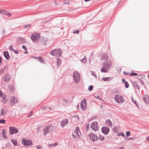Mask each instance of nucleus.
<instances>
[{"instance_id":"obj_1","label":"nucleus","mask_w":149,"mask_h":149,"mask_svg":"<svg viewBox=\"0 0 149 149\" xmlns=\"http://www.w3.org/2000/svg\"><path fill=\"white\" fill-rule=\"evenodd\" d=\"M112 65V63L110 60L102 64V66L101 71L103 72H106L110 69Z\"/></svg>"},{"instance_id":"obj_2","label":"nucleus","mask_w":149,"mask_h":149,"mask_svg":"<svg viewBox=\"0 0 149 149\" xmlns=\"http://www.w3.org/2000/svg\"><path fill=\"white\" fill-rule=\"evenodd\" d=\"M50 53L53 56L59 57L61 56L62 51L60 49H58L51 50Z\"/></svg>"},{"instance_id":"obj_3","label":"nucleus","mask_w":149,"mask_h":149,"mask_svg":"<svg viewBox=\"0 0 149 149\" xmlns=\"http://www.w3.org/2000/svg\"><path fill=\"white\" fill-rule=\"evenodd\" d=\"M73 77L75 83H78L80 80V77L79 73L75 71L73 73Z\"/></svg>"},{"instance_id":"obj_4","label":"nucleus","mask_w":149,"mask_h":149,"mask_svg":"<svg viewBox=\"0 0 149 149\" xmlns=\"http://www.w3.org/2000/svg\"><path fill=\"white\" fill-rule=\"evenodd\" d=\"M114 99L115 101L118 103H120L123 102L124 100L123 97L118 95L115 96Z\"/></svg>"},{"instance_id":"obj_5","label":"nucleus","mask_w":149,"mask_h":149,"mask_svg":"<svg viewBox=\"0 0 149 149\" xmlns=\"http://www.w3.org/2000/svg\"><path fill=\"white\" fill-rule=\"evenodd\" d=\"M18 132V130L16 127H9V132L10 135H12L13 134H16Z\"/></svg>"},{"instance_id":"obj_6","label":"nucleus","mask_w":149,"mask_h":149,"mask_svg":"<svg viewBox=\"0 0 149 149\" xmlns=\"http://www.w3.org/2000/svg\"><path fill=\"white\" fill-rule=\"evenodd\" d=\"M22 145L26 146H29L32 144V143L31 140H26L24 138L22 139Z\"/></svg>"},{"instance_id":"obj_7","label":"nucleus","mask_w":149,"mask_h":149,"mask_svg":"<svg viewBox=\"0 0 149 149\" xmlns=\"http://www.w3.org/2000/svg\"><path fill=\"white\" fill-rule=\"evenodd\" d=\"M40 34L38 33H33L31 35V39L33 41H36L39 40Z\"/></svg>"},{"instance_id":"obj_8","label":"nucleus","mask_w":149,"mask_h":149,"mask_svg":"<svg viewBox=\"0 0 149 149\" xmlns=\"http://www.w3.org/2000/svg\"><path fill=\"white\" fill-rule=\"evenodd\" d=\"M97 126L98 125L96 121H95L92 123L91 126V127L92 129L95 131H97L98 130Z\"/></svg>"},{"instance_id":"obj_9","label":"nucleus","mask_w":149,"mask_h":149,"mask_svg":"<svg viewBox=\"0 0 149 149\" xmlns=\"http://www.w3.org/2000/svg\"><path fill=\"white\" fill-rule=\"evenodd\" d=\"M109 130V128L107 126H104L102 127L101 129L102 132L106 135L108 134Z\"/></svg>"},{"instance_id":"obj_10","label":"nucleus","mask_w":149,"mask_h":149,"mask_svg":"<svg viewBox=\"0 0 149 149\" xmlns=\"http://www.w3.org/2000/svg\"><path fill=\"white\" fill-rule=\"evenodd\" d=\"M86 100L85 99H84L82 100L81 101V109L82 110H85L86 109Z\"/></svg>"},{"instance_id":"obj_11","label":"nucleus","mask_w":149,"mask_h":149,"mask_svg":"<svg viewBox=\"0 0 149 149\" xmlns=\"http://www.w3.org/2000/svg\"><path fill=\"white\" fill-rule=\"evenodd\" d=\"M18 99L14 96H12L10 100V105L12 106H14L15 103L17 102Z\"/></svg>"},{"instance_id":"obj_12","label":"nucleus","mask_w":149,"mask_h":149,"mask_svg":"<svg viewBox=\"0 0 149 149\" xmlns=\"http://www.w3.org/2000/svg\"><path fill=\"white\" fill-rule=\"evenodd\" d=\"M68 122V120L67 118L63 119L61 123V126L63 127L65 125H66Z\"/></svg>"},{"instance_id":"obj_13","label":"nucleus","mask_w":149,"mask_h":149,"mask_svg":"<svg viewBox=\"0 0 149 149\" xmlns=\"http://www.w3.org/2000/svg\"><path fill=\"white\" fill-rule=\"evenodd\" d=\"M49 128L50 127L48 125L46 126L44 129L43 134L45 136H46L47 134L49 132Z\"/></svg>"},{"instance_id":"obj_14","label":"nucleus","mask_w":149,"mask_h":149,"mask_svg":"<svg viewBox=\"0 0 149 149\" xmlns=\"http://www.w3.org/2000/svg\"><path fill=\"white\" fill-rule=\"evenodd\" d=\"M90 136L91 140L93 141H97V136L93 133L91 134Z\"/></svg>"},{"instance_id":"obj_15","label":"nucleus","mask_w":149,"mask_h":149,"mask_svg":"<svg viewBox=\"0 0 149 149\" xmlns=\"http://www.w3.org/2000/svg\"><path fill=\"white\" fill-rule=\"evenodd\" d=\"M0 13L1 14L7 15L9 17L11 15V13H9L7 11L4 10H0Z\"/></svg>"},{"instance_id":"obj_16","label":"nucleus","mask_w":149,"mask_h":149,"mask_svg":"<svg viewBox=\"0 0 149 149\" xmlns=\"http://www.w3.org/2000/svg\"><path fill=\"white\" fill-rule=\"evenodd\" d=\"M4 81L6 82H8L9 81L11 78V76L10 74H7L6 76L4 77Z\"/></svg>"},{"instance_id":"obj_17","label":"nucleus","mask_w":149,"mask_h":149,"mask_svg":"<svg viewBox=\"0 0 149 149\" xmlns=\"http://www.w3.org/2000/svg\"><path fill=\"white\" fill-rule=\"evenodd\" d=\"M0 97L3 98V100H5V102L3 101V102L4 103H6V101L5 100L6 95H5V94L2 92L1 90H0Z\"/></svg>"},{"instance_id":"obj_18","label":"nucleus","mask_w":149,"mask_h":149,"mask_svg":"<svg viewBox=\"0 0 149 149\" xmlns=\"http://www.w3.org/2000/svg\"><path fill=\"white\" fill-rule=\"evenodd\" d=\"M3 55L5 58L8 60L10 58V56L8 52L7 51H4L3 52Z\"/></svg>"},{"instance_id":"obj_19","label":"nucleus","mask_w":149,"mask_h":149,"mask_svg":"<svg viewBox=\"0 0 149 149\" xmlns=\"http://www.w3.org/2000/svg\"><path fill=\"white\" fill-rule=\"evenodd\" d=\"M48 41V39L46 38H43L41 40V42L42 44L46 45Z\"/></svg>"},{"instance_id":"obj_20","label":"nucleus","mask_w":149,"mask_h":149,"mask_svg":"<svg viewBox=\"0 0 149 149\" xmlns=\"http://www.w3.org/2000/svg\"><path fill=\"white\" fill-rule=\"evenodd\" d=\"M7 111L4 108H1V111L0 116H4L6 114Z\"/></svg>"},{"instance_id":"obj_21","label":"nucleus","mask_w":149,"mask_h":149,"mask_svg":"<svg viewBox=\"0 0 149 149\" xmlns=\"http://www.w3.org/2000/svg\"><path fill=\"white\" fill-rule=\"evenodd\" d=\"M6 131L5 129H3L1 131V134L3 138L5 139H7L8 137L6 135Z\"/></svg>"},{"instance_id":"obj_22","label":"nucleus","mask_w":149,"mask_h":149,"mask_svg":"<svg viewBox=\"0 0 149 149\" xmlns=\"http://www.w3.org/2000/svg\"><path fill=\"white\" fill-rule=\"evenodd\" d=\"M132 84L133 86L135 88H137L139 90L140 89V86L135 81L132 82Z\"/></svg>"},{"instance_id":"obj_23","label":"nucleus","mask_w":149,"mask_h":149,"mask_svg":"<svg viewBox=\"0 0 149 149\" xmlns=\"http://www.w3.org/2000/svg\"><path fill=\"white\" fill-rule=\"evenodd\" d=\"M113 79L112 77H103L102 80L104 81H109Z\"/></svg>"},{"instance_id":"obj_24","label":"nucleus","mask_w":149,"mask_h":149,"mask_svg":"<svg viewBox=\"0 0 149 149\" xmlns=\"http://www.w3.org/2000/svg\"><path fill=\"white\" fill-rule=\"evenodd\" d=\"M106 123L107 125L109 127H112V123L110 120L108 119L106 121Z\"/></svg>"},{"instance_id":"obj_25","label":"nucleus","mask_w":149,"mask_h":149,"mask_svg":"<svg viewBox=\"0 0 149 149\" xmlns=\"http://www.w3.org/2000/svg\"><path fill=\"white\" fill-rule=\"evenodd\" d=\"M79 128L78 127H77L76 128V129L74 131V133L76 134L78 136V138H79L80 137V136L79 134Z\"/></svg>"},{"instance_id":"obj_26","label":"nucleus","mask_w":149,"mask_h":149,"mask_svg":"<svg viewBox=\"0 0 149 149\" xmlns=\"http://www.w3.org/2000/svg\"><path fill=\"white\" fill-rule=\"evenodd\" d=\"M108 58V56L107 54H104L102 57V60H107Z\"/></svg>"},{"instance_id":"obj_27","label":"nucleus","mask_w":149,"mask_h":149,"mask_svg":"<svg viewBox=\"0 0 149 149\" xmlns=\"http://www.w3.org/2000/svg\"><path fill=\"white\" fill-rule=\"evenodd\" d=\"M11 142L13 143V145L15 146H16L18 145L17 141L13 139H12L11 140Z\"/></svg>"},{"instance_id":"obj_28","label":"nucleus","mask_w":149,"mask_h":149,"mask_svg":"<svg viewBox=\"0 0 149 149\" xmlns=\"http://www.w3.org/2000/svg\"><path fill=\"white\" fill-rule=\"evenodd\" d=\"M8 88L10 91L11 92L13 91L15 89V88L14 86L12 85H10L8 86Z\"/></svg>"},{"instance_id":"obj_29","label":"nucleus","mask_w":149,"mask_h":149,"mask_svg":"<svg viewBox=\"0 0 149 149\" xmlns=\"http://www.w3.org/2000/svg\"><path fill=\"white\" fill-rule=\"evenodd\" d=\"M143 98L144 102H145L147 104L149 103V100H148V98L147 97H143Z\"/></svg>"},{"instance_id":"obj_30","label":"nucleus","mask_w":149,"mask_h":149,"mask_svg":"<svg viewBox=\"0 0 149 149\" xmlns=\"http://www.w3.org/2000/svg\"><path fill=\"white\" fill-rule=\"evenodd\" d=\"M5 69L0 70V76L2 75L4 73Z\"/></svg>"},{"instance_id":"obj_31","label":"nucleus","mask_w":149,"mask_h":149,"mask_svg":"<svg viewBox=\"0 0 149 149\" xmlns=\"http://www.w3.org/2000/svg\"><path fill=\"white\" fill-rule=\"evenodd\" d=\"M118 127L117 126H115L113 129V131L115 132H116L118 131Z\"/></svg>"},{"instance_id":"obj_32","label":"nucleus","mask_w":149,"mask_h":149,"mask_svg":"<svg viewBox=\"0 0 149 149\" xmlns=\"http://www.w3.org/2000/svg\"><path fill=\"white\" fill-rule=\"evenodd\" d=\"M38 59L39 60V61L41 63H44V61L41 57H39L38 58Z\"/></svg>"},{"instance_id":"obj_33","label":"nucleus","mask_w":149,"mask_h":149,"mask_svg":"<svg viewBox=\"0 0 149 149\" xmlns=\"http://www.w3.org/2000/svg\"><path fill=\"white\" fill-rule=\"evenodd\" d=\"M81 61L84 63H85L86 62V57H84L81 60Z\"/></svg>"},{"instance_id":"obj_34","label":"nucleus","mask_w":149,"mask_h":149,"mask_svg":"<svg viewBox=\"0 0 149 149\" xmlns=\"http://www.w3.org/2000/svg\"><path fill=\"white\" fill-rule=\"evenodd\" d=\"M48 126L50 127V128H49V130L50 131H52L54 130V128L53 126L51 125H48Z\"/></svg>"},{"instance_id":"obj_35","label":"nucleus","mask_w":149,"mask_h":149,"mask_svg":"<svg viewBox=\"0 0 149 149\" xmlns=\"http://www.w3.org/2000/svg\"><path fill=\"white\" fill-rule=\"evenodd\" d=\"M117 136H122L123 137H124L125 136V134L123 132H121L120 133L118 134Z\"/></svg>"},{"instance_id":"obj_36","label":"nucleus","mask_w":149,"mask_h":149,"mask_svg":"<svg viewBox=\"0 0 149 149\" xmlns=\"http://www.w3.org/2000/svg\"><path fill=\"white\" fill-rule=\"evenodd\" d=\"M125 86L126 88H128L129 87V85L127 81L125 82Z\"/></svg>"},{"instance_id":"obj_37","label":"nucleus","mask_w":149,"mask_h":149,"mask_svg":"<svg viewBox=\"0 0 149 149\" xmlns=\"http://www.w3.org/2000/svg\"><path fill=\"white\" fill-rule=\"evenodd\" d=\"M31 26V25L30 24H27L26 25L24 26V29H26Z\"/></svg>"},{"instance_id":"obj_38","label":"nucleus","mask_w":149,"mask_h":149,"mask_svg":"<svg viewBox=\"0 0 149 149\" xmlns=\"http://www.w3.org/2000/svg\"><path fill=\"white\" fill-rule=\"evenodd\" d=\"M93 86L92 85H90L88 87V90L89 91H91L93 89Z\"/></svg>"},{"instance_id":"obj_39","label":"nucleus","mask_w":149,"mask_h":149,"mask_svg":"<svg viewBox=\"0 0 149 149\" xmlns=\"http://www.w3.org/2000/svg\"><path fill=\"white\" fill-rule=\"evenodd\" d=\"M132 100L133 102L134 103L136 106L138 108H139V107L138 106V104L137 103V102L136 101H134L133 99H132Z\"/></svg>"},{"instance_id":"obj_40","label":"nucleus","mask_w":149,"mask_h":149,"mask_svg":"<svg viewBox=\"0 0 149 149\" xmlns=\"http://www.w3.org/2000/svg\"><path fill=\"white\" fill-rule=\"evenodd\" d=\"M91 74L92 75L94 76L96 78H97V77L95 74V73L94 72L91 71Z\"/></svg>"},{"instance_id":"obj_41","label":"nucleus","mask_w":149,"mask_h":149,"mask_svg":"<svg viewBox=\"0 0 149 149\" xmlns=\"http://www.w3.org/2000/svg\"><path fill=\"white\" fill-rule=\"evenodd\" d=\"M99 139L101 141H102L104 140V136L102 137L101 136H100Z\"/></svg>"},{"instance_id":"obj_42","label":"nucleus","mask_w":149,"mask_h":149,"mask_svg":"<svg viewBox=\"0 0 149 149\" xmlns=\"http://www.w3.org/2000/svg\"><path fill=\"white\" fill-rule=\"evenodd\" d=\"M138 75L137 73H131L130 74V76H136Z\"/></svg>"},{"instance_id":"obj_43","label":"nucleus","mask_w":149,"mask_h":149,"mask_svg":"<svg viewBox=\"0 0 149 149\" xmlns=\"http://www.w3.org/2000/svg\"><path fill=\"white\" fill-rule=\"evenodd\" d=\"M5 122H6V121H5V120H4V119H2L0 120V123L3 124V123H5Z\"/></svg>"},{"instance_id":"obj_44","label":"nucleus","mask_w":149,"mask_h":149,"mask_svg":"<svg viewBox=\"0 0 149 149\" xmlns=\"http://www.w3.org/2000/svg\"><path fill=\"white\" fill-rule=\"evenodd\" d=\"M126 135L127 136H130V132L129 131H127L126 132Z\"/></svg>"},{"instance_id":"obj_45","label":"nucleus","mask_w":149,"mask_h":149,"mask_svg":"<svg viewBox=\"0 0 149 149\" xmlns=\"http://www.w3.org/2000/svg\"><path fill=\"white\" fill-rule=\"evenodd\" d=\"M37 149H42V148L40 145H39L36 146Z\"/></svg>"},{"instance_id":"obj_46","label":"nucleus","mask_w":149,"mask_h":149,"mask_svg":"<svg viewBox=\"0 0 149 149\" xmlns=\"http://www.w3.org/2000/svg\"><path fill=\"white\" fill-rule=\"evenodd\" d=\"M12 51L15 53V54H18V51L14 49Z\"/></svg>"},{"instance_id":"obj_47","label":"nucleus","mask_w":149,"mask_h":149,"mask_svg":"<svg viewBox=\"0 0 149 149\" xmlns=\"http://www.w3.org/2000/svg\"><path fill=\"white\" fill-rule=\"evenodd\" d=\"M11 51H13L14 49H13L12 45H10L9 47Z\"/></svg>"},{"instance_id":"obj_48","label":"nucleus","mask_w":149,"mask_h":149,"mask_svg":"<svg viewBox=\"0 0 149 149\" xmlns=\"http://www.w3.org/2000/svg\"><path fill=\"white\" fill-rule=\"evenodd\" d=\"M22 47L23 49H24L25 50H27V48L24 45H23Z\"/></svg>"},{"instance_id":"obj_49","label":"nucleus","mask_w":149,"mask_h":149,"mask_svg":"<svg viewBox=\"0 0 149 149\" xmlns=\"http://www.w3.org/2000/svg\"><path fill=\"white\" fill-rule=\"evenodd\" d=\"M79 31L78 30H76V31H74V34H75V33H79Z\"/></svg>"},{"instance_id":"obj_50","label":"nucleus","mask_w":149,"mask_h":149,"mask_svg":"<svg viewBox=\"0 0 149 149\" xmlns=\"http://www.w3.org/2000/svg\"><path fill=\"white\" fill-rule=\"evenodd\" d=\"M123 74L125 75H127L129 74V73L125 72H124Z\"/></svg>"},{"instance_id":"obj_51","label":"nucleus","mask_w":149,"mask_h":149,"mask_svg":"<svg viewBox=\"0 0 149 149\" xmlns=\"http://www.w3.org/2000/svg\"><path fill=\"white\" fill-rule=\"evenodd\" d=\"M140 82L142 85H143L144 82L142 80H140Z\"/></svg>"},{"instance_id":"obj_52","label":"nucleus","mask_w":149,"mask_h":149,"mask_svg":"<svg viewBox=\"0 0 149 149\" xmlns=\"http://www.w3.org/2000/svg\"><path fill=\"white\" fill-rule=\"evenodd\" d=\"M2 58L1 56H0V65H1L2 63Z\"/></svg>"},{"instance_id":"obj_53","label":"nucleus","mask_w":149,"mask_h":149,"mask_svg":"<svg viewBox=\"0 0 149 149\" xmlns=\"http://www.w3.org/2000/svg\"><path fill=\"white\" fill-rule=\"evenodd\" d=\"M48 146H49V147H52L54 146L53 144H48Z\"/></svg>"},{"instance_id":"obj_54","label":"nucleus","mask_w":149,"mask_h":149,"mask_svg":"<svg viewBox=\"0 0 149 149\" xmlns=\"http://www.w3.org/2000/svg\"><path fill=\"white\" fill-rule=\"evenodd\" d=\"M75 117H76V118H77L78 119V120H79V116H78V115H75Z\"/></svg>"},{"instance_id":"obj_55","label":"nucleus","mask_w":149,"mask_h":149,"mask_svg":"<svg viewBox=\"0 0 149 149\" xmlns=\"http://www.w3.org/2000/svg\"><path fill=\"white\" fill-rule=\"evenodd\" d=\"M63 3L65 4H69V2H64V3Z\"/></svg>"},{"instance_id":"obj_56","label":"nucleus","mask_w":149,"mask_h":149,"mask_svg":"<svg viewBox=\"0 0 149 149\" xmlns=\"http://www.w3.org/2000/svg\"><path fill=\"white\" fill-rule=\"evenodd\" d=\"M134 139L132 137L129 138V139L127 140H133Z\"/></svg>"},{"instance_id":"obj_57","label":"nucleus","mask_w":149,"mask_h":149,"mask_svg":"<svg viewBox=\"0 0 149 149\" xmlns=\"http://www.w3.org/2000/svg\"><path fill=\"white\" fill-rule=\"evenodd\" d=\"M57 62H58V63H57V65H58V63L59 62H60L61 61V60L59 59H57Z\"/></svg>"},{"instance_id":"obj_58","label":"nucleus","mask_w":149,"mask_h":149,"mask_svg":"<svg viewBox=\"0 0 149 149\" xmlns=\"http://www.w3.org/2000/svg\"><path fill=\"white\" fill-rule=\"evenodd\" d=\"M53 144V146H56L58 144L57 143V142L56 143H54Z\"/></svg>"},{"instance_id":"obj_59","label":"nucleus","mask_w":149,"mask_h":149,"mask_svg":"<svg viewBox=\"0 0 149 149\" xmlns=\"http://www.w3.org/2000/svg\"><path fill=\"white\" fill-rule=\"evenodd\" d=\"M38 57H39L35 56V57H33L32 58L34 59H38Z\"/></svg>"},{"instance_id":"obj_60","label":"nucleus","mask_w":149,"mask_h":149,"mask_svg":"<svg viewBox=\"0 0 149 149\" xmlns=\"http://www.w3.org/2000/svg\"><path fill=\"white\" fill-rule=\"evenodd\" d=\"M122 80V81L123 83H125V82H127L126 81H125V79H123Z\"/></svg>"},{"instance_id":"obj_61","label":"nucleus","mask_w":149,"mask_h":149,"mask_svg":"<svg viewBox=\"0 0 149 149\" xmlns=\"http://www.w3.org/2000/svg\"><path fill=\"white\" fill-rule=\"evenodd\" d=\"M95 97L97 99H99V97L98 96H95Z\"/></svg>"},{"instance_id":"obj_62","label":"nucleus","mask_w":149,"mask_h":149,"mask_svg":"<svg viewBox=\"0 0 149 149\" xmlns=\"http://www.w3.org/2000/svg\"><path fill=\"white\" fill-rule=\"evenodd\" d=\"M96 118H97V116H95L93 117L92 118V119H93Z\"/></svg>"},{"instance_id":"obj_63","label":"nucleus","mask_w":149,"mask_h":149,"mask_svg":"<svg viewBox=\"0 0 149 149\" xmlns=\"http://www.w3.org/2000/svg\"><path fill=\"white\" fill-rule=\"evenodd\" d=\"M118 149H124V147H122L119 148Z\"/></svg>"},{"instance_id":"obj_64","label":"nucleus","mask_w":149,"mask_h":149,"mask_svg":"<svg viewBox=\"0 0 149 149\" xmlns=\"http://www.w3.org/2000/svg\"><path fill=\"white\" fill-rule=\"evenodd\" d=\"M147 140L149 141V136L147 138Z\"/></svg>"}]
</instances>
